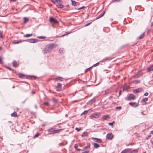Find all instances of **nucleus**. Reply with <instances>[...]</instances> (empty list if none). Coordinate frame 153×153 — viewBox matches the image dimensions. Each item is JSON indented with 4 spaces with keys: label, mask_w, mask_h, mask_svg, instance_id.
I'll list each match as a JSON object with an SVG mask.
<instances>
[{
    "label": "nucleus",
    "mask_w": 153,
    "mask_h": 153,
    "mask_svg": "<svg viewBox=\"0 0 153 153\" xmlns=\"http://www.w3.org/2000/svg\"><path fill=\"white\" fill-rule=\"evenodd\" d=\"M85 6H83L81 7L78 8V10H80V9H82L83 8H85Z\"/></svg>",
    "instance_id": "47"
},
{
    "label": "nucleus",
    "mask_w": 153,
    "mask_h": 153,
    "mask_svg": "<svg viewBox=\"0 0 153 153\" xmlns=\"http://www.w3.org/2000/svg\"><path fill=\"white\" fill-rule=\"evenodd\" d=\"M110 117H109L108 115H106L105 116H104L102 117V118L104 120H107L108 118H109Z\"/></svg>",
    "instance_id": "21"
},
{
    "label": "nucleus",
    "mask_w": 153,
    "mask_h": 153,
    "mask_svg": "<svg viewBox=\"0 0 153 153\" xmlns=\"http://www.w3.org/2000/svg\"><path fill=\"white\" fill-rule=\"evenodd\" d=\"M89 111V110H86L84 111L81 114L82 115H85L87 114Z\"/></svg>",
    "instance_id": "29"
},
{
    "label": "nucleus",
    "mask_w": 153,
    "mask_h": 153,
    "mask_svg": "<svg viewBox=\"0 0 153 153\" xmlns=\"http://www.w3.org/2000/svg\"><path fill=\"white\" fill-rule=\"evenodd\" d=\"M115 123V122L114 121H113L112 122V123H108V125H109V126H113V124L114 123Z\"/></svg>",
    "instance_id": "41"
},
{
    "label": "nucleus",
    "mask_w": 153,
    "mask_h": 153,
    "mask_svg": "<svg viewBox=\"0 0 153 153\" xmlns=\"http://www.w3.org/2000/svg\"><path fill=\"white\" fill-rule=\"evenodd\" d=\"M150 134H153V130L150 133Z\"/></svg>",
    "instance_id": "58"
},
{
    "label": "nucleus",
    "mask_w": 153,
    "mask_h": 153,
    "mask_svg": "<svg viewBox=\"0 0 153 153\" xmlns=\"http://www.w3.org/2000/svg\"><path fill=\"white\" fill-rule=\"evenodd\" d=\"M131 149H127L123 150L121 153H127L131 151Z\"/></svg>",
    "instance_id": "16"
},
{
    "label": "nucleus",
    "mask_w": 153,
    "mask_h": 153,
    "mask_svg": "<svg viewBox=\"0 0 153 153\" xmlns=\"http://www.w3.org/2000/svg\"><path fill=\"white\" fill-rule=\"evenodd\" d=\"M151 31V30L150 29H148L147 30V33L149 34V33Z\"/></svg>",
    "instance_id": "48"
},
{
    "label": "nucleus",
    "mask_w": 153,
    "mask_h": 153,
    "mask_svg": "<svg viewBox=\"0 0 153 153\" xmlns=\"http://www.w3.org/2000/svg\"><path fill=\"white\" fill-rule=\"evenodd\" d=\"M112 1L113 2H115V1H116V0H112Z\"/></svg>",
    "instance_id": "63"
},
{
    "label": "nucleus",
    "mask_w": 153,
    "mask_h": 153,
    "mask_svg": "<svg viewBox=\"0 0 153 153\" xmlns=\"http://www.w3.org/2000/svg\"><path fill=\"white\" fill-rule=\"evenodd\" d=\"M105 13V11H103V12H102V13L100 14L96 18V19H97L100 18H101V17H102L104 14Z\"/></svg>",
    "instance_id": "15"
},
{
    "label": "nucleus",
    "mask_w": 153,
    "mask_h": 153,
    "mask_svg": "<svg viewBox=\"0 0 153 153\" xmlns=\"http://www.w3.org/2000/svg\"><path fill=\"white\" fill-rule=\"evenodd\" d=\"M121 93H122V91L121 90H120L119 91V96H120L121 95Z\"/></svg>",
    "instance_id": "53"
},
{
    "label": "nucleus",
    "mask_w": 153,
    "mask_h": 153,
    "mask_svg": "<svg viewBox=\"0 0 153 153\" xmlns=\"http://www.w3.org/2000/svg\"><path fill=\"white\" fill-rule=\"evenodd\" d=\"M0 37L1 38H2V33L1 31L0 30Z\"/></svg>",
    "instance_id": "52"
},
{
    "label": "nucleus",
    "mask_w": 153,
    "mask_h": 153,
    "mask_svg": "<svg viewBox=\"0 0 153 153\" xmlns=\"http://www.w3.org/2000/svg\"><path fill=\"white\" fill-rule=\"evenodd\" d=\"M69 33H67L66 34H63L61 36L62 37H63V36H66V35L67 34H68Z\"/></svg>",
    "instance_id": "54"
},
{
    "label": "nucleus",
    "mask_w": 153,
    "mask_h": 153,
    "mask_svg": "<svg viewBox=\"0 0 153 153\" xmlns=\"http://www.w3.org/2000/svg\"><path fill=\"white\" fill-rule=\"evenodd\" d=\"M63 48H61L59 50V52L60 53H63Z\"/></svg>",
    "instance_id": "37"
},
{
    "label": "nucleus",
    "mask_w": 153,
    "mask_h": 153,
    "mask_svg": "<svg viewBox=\"0 0 153 153\" xmlns=\"http://www.w3.org/2000/svg\"><path fill=\"white\" fill-rule=\"evenodd\" d=\"M3 63V61L2 58L1 57H0V64H2Z\"/></svg>",
    "instance_id": "45"
},
{
    "label": "nucleus",
    "mask_w": 153,
    "mask_h": 153,
    "mask_svg": "<svg viewBox=\"0 0 153 153\" xmlns=\"http://www.w3.org/2000/svg\"><path fill=\"white\" fill-rule=\"evenodd\" d=\"M99 64V62H97V63H96V64H94L92 66V67H93V66H94V67H95V66H96L97 65H98Z\"/></svg>",
    "instance_id": "42"
},
{
    "label": "nucleus",
    "mask_w": 153,
    "mask_h": 153,
    "mask_svg": "<svg viewBox=\"0 0 153 153\" xmlns=\"http://www.w3.org/2000/svg\"><path fill=\"white\" fill-rule=\"evenodd\" d=\"M38 38L39 39H45L46 37L44 36H40L38 37Z\"/></svg>",
    "instance_id": "44"
},
{
    "label": "nucleus",
    "mask_w": 153,
    "mask_h": 153,
    "mask_svg": "<svg viewBox=\"0 0 153 153\" xmlns=\"http://www.w3.org/2000/svg\"><path fill=\"white\" fill-rule=\"evenodd\" d=\"M11 115V116L13 117H15L17 116V113L15 111L12 113Z\"/></svg>",
    "instance_id": "24"
},
{
    "label": "nucleus",
    "mask_w": 153,
    "mask_h": 153,
    "mask_svg": "<svg viewBox=\"0 0 153 153\" xmlns=\"http://www.w3.org/2000/svg\"><path fill=\"white\" fill-rule=\"evenodd\" d=\"M39 135H40L39 133L38 132L35 135V136H34V137L35 138V137H38Z\"/></svg>",
    "instance_id": "39"
},
{
    "label": "nucleus",
    "mask_w": 153,
    "mask_h": 153,
    "mask_svg": "<svg viewBox=\"0 0 153 153\" xmlns=\"http://www.w3.org/2000/svg\"><path fill=\"white\" fill-rule=\"evenodd\" d=\"M55 1L61 4H62L63 3V1L61 0H55Z\"/></svg>",
    "instance_id": "32"
},
{
    "label": "nucleus",
    "mask_w": 153,
    "mask_h": 153,
    "mask_svg": "<svg viewBox=\"0 0 153 153\" xmlns=\"http://www.w3.org/2000/svg\"><path fill=\"white\" fill-rule=\"evenodd\" d=\"M111 91L109 90H107L105 91V94H108L110 93Z\"/></svg>",
    "instance_id": "36"
},
{
    "label": "nucleus",
    "mask_w": 153,
    "mask_h": 153,
    "mask_svg": "<svg viewBox=\"0 0 153 153\" xmlns=\"http://www.w3.org/2000/svg\"><path fill=\"white\" fill-rule=\"evenodd\" d=\"M54 44H50L47 45L42 50L44 54H46L49 52L53 48Z\"/></svg>",
    "instance_id": "1"
},
{
    "label": "nucleus",
    "mask_w": 153,
    "mask_h": 153,
    "mask_svg": "<svg viewBox=\"0 0 153 153\" xmlns=\"http://www.w3.org/2000/svg\"><path fill=\"white\" fill-rule=\"evenodd\" d=\"M93 145L94 148H97L100 147V145L96 143H93Z\"/></svg>",
    "instance_id": "17"
},
{
    "label": "nucleus",
    "mask_w": 153,
    "mask_h": 153,
    "mask_svg": "<svg viewBox=\"0 0 153 153\" xmlns=\"http://www.w3.org/2000/svg\"><path fill=\"white\" fill-rule=\"evenodd\" d=\"M33 35L32 34H27L25 35H24V37H29L30 36H32Z\"/></svg>",
    "instance_id": "30"
},
{
    "label": "nucleus",
    "mask_w": 153,
    "mask_h": 153,
    "mask_svg": "<svg viewBox=\"0 0 153 153\" xmlns=\"http://www.w3.org/2000/svg\"><path fill=\"white\" fill-rule=\"evenodd\" d=\"M75 130H77L78 132H79L82 130V128H78L76 127L75 128Z\"/></svg>",
    "instance_id": "38"
},
{
    "label": "nucleus",
    "mask_w": 153,
    "mask_h": 153,
    "mask_svg": "<svg viewBox=\"0 0 153 153\" xmlns=\"http://www.w3.org/2000/svg\"><path fill=\"white\" fill-rule=\"evenodd\" d=\"M138 149H135L132 151L131 152V153H137Z\"/></svg>",
    "instance_id": "26"
},
{
    "label": "nucleus",
    "mask_w": 153,
    "mask_h": 153,
    "mask_svg": "<svg viewBox=\"0 0 153 153\" xmlns=\"http://www.w3.org/2000/svg\"><path fill=\"white\" fill-rule=\"evenodd\" d=\"M106 59L107 60H110L112 59L111 58H110L109 57H107L106 58Z\"/></svg>",
    "instance_id": "50"
},
{
    "label": "nucleus",
    "mask_w": 153,
    "mask_h": 153,
    "mask_svg": "<svg viewBox=\"0 0 153 153\" xmlns=\"http://www.w3.org/2000/svg\"><path fill=\"white\" fill-rule=\"evenodd\" d=\"M23 41H26L30 43H35L37 42L38 40L35 39H31L24 40Z\"/></svg>",
    "instance_id": "3"
},
{
    "label": "nucleus",
    "mask_w": 153,
    "mask_h": 153,
    "mask_svg": "<svg viewBox=\"0 0 153 153\" xmlns=\"http://www.w3.org/2000/svg\"><path fill=\"white\" fill-rule=\"evenodd\" d=\"M88 135V133L86 132H83L82 134V137L87 136Z\"/></svg>",
    "instance_id": "23"
},
{
    "label": "nucleus",
    "mask_w": 153,
    "mask_h": 153,
    "mask_svg": "<svg viewBox=\"0 0 153 153\" xmlns=\"http://www.w3.org/2000/svg\"><path fill=\"white\" fill-rule=\"evenodd\" d=\"M53 80H58L60 81H62L63 80V78L61 77L57 76L55 78L53 79Z\"/></svg>",
    "instance_id": "12"
},
{
    "label": "nucleus",
    "mask_w": 153,
    "mask_h": 153,
    "mask_svg": "<svg viewBox=\"0 0 153 153\" xmlns=\"http://www.w3.org/2000/svg\"><path fill=\"white\" fill-rule=\"evenodd\" d=\"M142 90L143 89L142 88H139L134 90L133 91V92L134 94L137 93L141 92L142 91Z\"/></svg>",
    "instance_id": "9"
},
{
    "label": "nucleus",
    "mask_w": 153,
    "mask_h": 153,
    "mask_svg": "<svg viewBox=\"0 0 153 153\" xmlns=\"http://www.w3.org/2000/svg\"><path fill=\"white\" fill-rule=\"evenodd\" d=\"M12 64H13V66L15 67H18L19 66V65L18 64L17 62L15 60H14Z\"/></svg>",
    "instance_id": "14"
},
{
    "label": "nucleus",
    "mask_w": 153,
    "mask_h": 153,
    "mask_svg": "<svg viewBox=\"0 0 153 153\" xmlns=\"http://www.w3.org/2000/svg\"><path fill=\"white\" fill-rule=\"evenodd\" d=\"M100 114L98 113H95L91 115V116L94 118H97L100 116Z\"/></svg>",
    "instance_id": "13"
},
{
    "label": "nucleus",
    "mask_w": 153,
    "mask_h": 153,
    "mask_svg": "<svg viewBox=\"0 0 153 153\" xmlns=\"http://www.w3.org/2000/svg\"><path fill=\"white\" fill-rule=\"evenodd\" d=\"M35 108H36V109H37L38 108H37V106L36 105H35Z\"/></svg>",
    "instance_id": "61"
},
{
    "label": "nucleus",
    "mask_w": 153,
    "mask_h": 153,
    "mask_svg": "<svg viewBox=\"0 0 153 153\" xmlns=\"http://www.w3.org/2000/svg\"><path fill=\"white\" fill-rule=\"evenodd\" d=\"M92 139L93 140H95V141L97 143H102V140L100 139L92 137Z\"/></svg>",
    "instance_id": "11"
},
{
    "label": "nucleus",
    "mask_w": 153,
    "mask_h": 153,
    "mask_svg": "<svg viewBox=\"0 0 153 153\" xmlns=\"http://www.w3.org/2000/svg\"><path fill=\"white\" fill-rule=\"evenodd\" d=\"M52 100L54 103H56L57 102V100L54 98H53Z\"/></svg>",
    "instance_id": "34"
},
{
    "label": "nucleus",
    "mask_w": 153,
    "mask_h": 153,
    "mask_svg": "<svg viewBox=\"0 0 153 153\" xmlns=\"http://www.w3.org/2000/svg\"><path fill=\"white\" fill-rule=\"evenodd\" d=\"M24 23H26L29 21L28 19L26 17H24Z\"/></svg>",
    "instance_id": "28"
},
{
    "label": "nucleus",
    "mask_w": 153,
    "mask_h": 153,
    "mask_svg": "<svg viewBox=\"0 0 153 153\" xmlns=\"http://www.w3.org/2000/svg\"><path fill=\"white\" fill-rule=\"evenodd\" d=\"M62 88V84L61 83H58L57 84V86L56 87V89L57 91L60 90Z\"/></svg>",
    "instance_id": "10"
},
{
    "label": "nucleus",
    "mask_w": 153,
    "mask_h": 153,
    "mask_svg": "<svg viewBox=\"0 0 153 153\" xmlns=\"http://www.w3.org/2000/svg\"><path fill=\"white\" fill-rule=\"evenodd\" d=\"M113 137V135L111 133L108 134L106 136V139L109 140H111Z\"/></svg>",
    "instance_id": "6"
},
{
    "label": "nucleus",
    "mask_w": 153,
    "mask_h": 153,
    "mask_svg": "<svg viewBox=\"0 0 153 153\" xmlns=\"http://www.w3.org/2000/svg\"><path fill=\"white\" fill-rule=\"evenodd\" d=\"M92 66H91V67H90V68H87V69L85 71H88V70H90V69H91L92 68Z\"/></svg>",
    "instance_id": "55"
},
{
    "label": "nucleus",
    "mask_w": 153,
    "mask_h": 153,
    "mask_svg": "<svg viewBox=\"0 0 153 153\" xmlns=\"http://www.w3.org/2000/svg\"><path fill=\"white\" fill-rule=\"evenodd\" d=\"M56 6L58 8H62L64 7V6L62 4H58L56 5Z\"/></svg>",
    "instance_id": "25"
},
{
    "label": "nucleus",
    "mask_w": 153,
    "mask_h": 153,
    "mask_svg": "<svg viewBox=\"0 0 153 153\" xmlns=\"http://www.w3.org/2000/svg\"><path fill=\"white\" fill-rule=\"evenodd\" d=\"M91 23V22H90V23H88L87 24H86V25H85V27H86V26H88Z\"/></svg>",
    "instance_id": "46"
},
{
    "label": "nucleus",
    "mask_w": 153,
    "mask_h": 153,
    "mask_svg": "<svg viewBox=\"0 0 153 153\" xmlns=\"http://www.w3.org/2000/svg\"><path fill=\"white\" fill-rule=\"evenodd\" d=\"M115 109L120 110L121 109V106L117 107L115 108Z\"/></svg>",
    "instance_id": "43"
},
{
    "label": "nucleus",
    "mask_w": 153,
    "mask_h": 153,
    "mask_svg": "<svg viewBox=\"0 0 153 153\" xmlns=\"http://www.w3.org/2000/svg\"><path fill=\"white\" fill-rule=\"evenodd\" d=\"M59 131V130H55L54 128H51L48 130L49 134H50L57 133Z\"/></svg>",
    "instance_id": "2"
},
{
    "label": "nucleus",
    "mask_w": 153,
    "mask_h": 153,
    "mask_svg": "<svg viewBox=\"0 0 153 153\" xmlns=\"http://www.w3.org/2000/svg\"><path fill=\"white\" fill-rule=\"evenodd\" d=\"M148 100V98H145L143 99L142 100V101L143 102H145Z\"/></svg>",
    "instance_id": "35"
},
{
    "label": "nucleus",
    "mask_w": 153,
    "mask_h": 153,
    "mask_svg": "<svg viewBox=\"0 0 153 153\" xmlns=\"http://www.w3.org/2000/svg\"><path fill=\"white\" fill-rule=\"evenodd\" d=\"M140 80H137L134 81L133 82L135 83V84H137V83H140Z\"/></svg>",
    "instance_id": "31"
},
{
    "label": "nucleus",
    "mask_w": 153,
    "mask_h": 153,
    "mask_svg": "<svg viewBox=\"0 0 153 153\" xmlns=\"http://www.w3.org/2000/svg\"><path fill=\"white\" fill-rule=\"evenodd\" d=\"M144 35L145 34L144 33H142L140 35V36L138 37V39H142L144 36Z\"/></svg>",
    "instance_id": "22"
},
{
    "label": "nucleus",
    "mask_w": 153,
    "mask_h": 153,
    "mask_svg": "<svg viewBox=\"0 0 153 153\" xmlns=\"http://www.w3.org/2000/svg\"><path fill=\"white\" fill-rule=\"evenodd\" d=\"M71 2L72 5L73 6H76L78 5V2L75 1L71 0Z\"/></svg>",
    "instance_id": "19"
},
{
    "label": "nucleus",
    "mask_w": 153,
    "mask_h": 153,
    "mask_svg": "<svg viewBox=\"0 0 153 153\" xmlns=\"http://www.w3.org/2000/svg\"><path fill=\"white\" fill-rule=\"evenodd\" d=\"M129 104L131 106L133 107L136 108L138 106V104L136 102H130L129 103Z\"/></svg>",
    "instance_id": "7"
},
{
    "label": "nucleus",
    "mask_w": 153,
    "mask_h": 153,
    "mask_svg": "<svg viewBox=\"0 0 153 153\" xmlns=\"http://www.w3.org/2000/svg\"><path fill=\"white\" fill-rule=\"evenodd\" d=\"M90 144L89 143H88L87 144V146L84 147L82 151H84L88 148H90Z\"/></svg>",
    "instance_id": "18"
},
{
    "label": "nucleus",
    "mask_w": 153,
    "mask_h": 153,
    "mask_svg": "<svg viewBox=\"0 0 153 153\" xmlns=\"http://www.w3.org/2000/svg\"><path fill=\"white\" fill-rule=\"evenodd\" d=\"M19 76L20 78H22L24 77V75L22 74H19Z\"/></svg>",
    "instance_id": "33"
},
{
    "label": "nucleus",
    "mask_w": 153,
    "mask_h": 153,
    "mask_svg": "<svg viewBox=\"0 0 153 153\" xmlns=\"http://www.w3.org/2000/svg\"><path fill=\"white\" fill-rule=\"evenodd\" d=\"M78 145L77 144H76L75 145H74V148L76 149H77V148H78Z\"/></svg>",
    "instance_id": "49"
},
{
    "label": "nucleus",
    "mask_w": 153,
    "mask_h": 153,
    "mask_svg": "<svg viewBox=\"0 0 153 153\" xmlns=\"http://www.w3.org/2000/svg\"><path fill=\"white\" fill-rule=\"evenodd\" d=\"M127 90V88H123V91H126Z\"/></svg>",
    "instance_id": "56"
},
{
    "label": "nucleus",
    "mask_w": 153,
    "mask_h": 153,
    "mask_svg": "<svg viewBox=\"0 0 153 153\" xmlns=\"http://www.w3.org/2000/svg\"><path fill=\"white\" fill-rule=\"evenodd\" d=\"M43 104L47 106H49L50 105L48 102H45L43 103Z\"/></svg>",
    "instance_id": "40"
},
{
    "label": "nucleus",
    "mask_w": 153,
    "mask_h": 153,
    "mask_svg": "<svg viewBox=\"0 0 153 153\" xmlns=\"http://www.w3.org/2000/svg\"><path fill=\"white\" fill-rule=\"evenodd\" d=\"M32 77H34V79H36V78H37V77L36 76H31Z\"/></svg>",
    "instance_id": "59"
},
{
    "label": "nucleus",
    "mask_w": 153,
    "mask_h": 153,
    "mask_svg": "<svg viewBox=\"0 0 153 153\" xmlns=\"http://www.w3.org/2000/svg\"><path fill=\"white\" fill-rule=\"evenodd\" d=\"M142 74V73L141 72H138L137 74L134 76L133 77L134 79L137 78L141 76Z\"/></svg>",
    "instance_id": "5"
},
{
    "label": "nucleus",
    "mask_w": 153,
    "mask_h": 153,
    "mask_svg": "<svg viewBox=\"0 0 153 153\" xmlns=\"http://www.w3.org/2000/svg\"><path fill=\"white\" fill-rule=\"evenodd\" d=\"M2 48L1 47H0V51H1L2 50Z\"/></svg>",
    "instance_id": "62"
},
{
    "label": "nucleus",
    "mask_w": 153,
    "mask_h": 153,
    "mask_svg": "<svg viewBox=\"0 0 153 153\" xmlns=\"http://www.w3.org/2000/svg\"><path fill=\"white\" fill-rule=\"evenodd\" d=\"M22 42V40H15L13 41V43L14 44H17L21 42Z\"/></svg>",
    "instance_id": "20"
},
{
    "label": "nucleus",
    "mask_w": 153,
    "mask_h": 153,
    "mask_svg": "<svg viewBox=\"0 0 153 153\" xmlns=\"http://www.w3.org/2000/svg\"><path fill=\"white\" fill-rule=\"evenodd\" d=\"M135 98V96L133 94H129L127 96V98H126V100H134Z\"/></svg>",
    "instance_id": "4"
},
{
    "label": "nucleus",
    "mask_w": 153,
    "mask_h": 153,
    "mask_svg": "<svg viewBox=\"0 0 153 153\" xmlns=\"http://www.w3.org/2000/svg\"><path fill=\"white\" fill-rule=\"evenodd\" d=\"M51 1L52 2H53V3H55L56 2V1H54L53 0H51Z\"/></svg>",
    "instance_id": "57"
},
{
    "label": "nucleus",
    "mask_w": 153,
    "mask_h": 153,
    "mask_svg": "<svg viewBox=\"0 0 153 153\" xmlns=\"http://www.w3.org/2000/svg\"><path fill=\"white\" fill-rule=\"evenodd\" d=\"M141 114H143V115H144V114H143V112H141Z\"/></svg>",
    "instance_id": "64"
},
{
    "label": "nucleus",
    "mask_w": 153,
    "mask_h": 153,
    "mask_svg": "<svg viewBox=\"0 0 153 153\" xmlns=\"http://www.w3.org/2000/svg\"><path fill=\"white\" fill-rule=\"evenodd\" d=\"M148 94H149L148 93L146 92L144 93V95L145 96H147L148 95Z\"/></svg>",
    "instance_id": "51"
},
{
    "label": "nucleus",
    "mask_w": 153,
    "mask_h": 153,
    "mask_svg": "<svg viewBox=\"0 0 153 153\" xmlns=\"http://www.w3.org/2000/svg\"><path fill=\"white\" fill-rule=\"evenodd\" d=\"M76 149L78 151H79L80 150H81V149Z\"/></svg>",
    "instance_id": "60"
},
{
    "label": "nucleus",
    "mask_w": 153,
    "mask_h": 153,
    "mask_svg": "<svg viewBox=\"0 0 153 153\" xmlns=\"http://www.w3.org/2000/svg\"><path fill=\"white\" fill-rule=\"evenodd\" d=\"M50 21L51 22H54L55 23H58L59 22L55 18L51 17L50 18Z\"/></svg>",
    "instance_id": "8"
},
{
    "label": "nucleus",
    "mask_w": 153,
    "mask_h": 153,
    "mask_svg": "<svg viewBox=\"0 0 153 153\" xmlns=\"http://www.w3.org/2000/svg\"><path fill=\"white\" fill-rule=\"evenodd\" d=\"M148 70L149 71H151L153 70V65H152L149 67L148 68Z\"/></svg>",
    "instance_id": "27"
}]
</instances>
